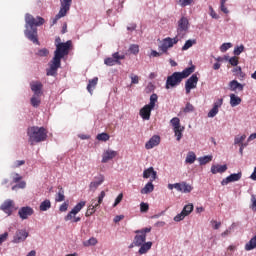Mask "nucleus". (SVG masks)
Returning a JSON list of instances; mask_svg holds the SVG:
<instances>
[{
	"label": "nucleus",
	"instance_id": "64",
	"mask_svg": "<svg viewBox=\"0 0 256 256\" xmlns=\"http://www.w3.org/2000/svg\"><path fill=\"white\" fill-rule=\"evenodd\" d=\"M233 230V225L227 229L226 231H224L221 235L222 237H227V235H231V231Z\"/></svg>",
	"mask_w": 256,
	"mask_h": 256
},
{
	"label": "nucleus",
	"instance_id": "35",
	"mask_svg": "<svg viewBox=\"0 0 256 256\" xmlns=\"http://www.w3.org/2000/svg\"><path fill=\"white\" fill-rule=\"evenodd\" d=\"M168 189H170V191H173V189H176V191H179L180 193H182L183 191L182 182L175 183V184H168Z\"/></svg>",
	"mask_w": 256,
	"mask_h": 256
},
{
	"label": "nucleus",
	"instance_id": "33",
	"mask_svg": "<svg viewBox=\"0 0 256 256\" xmlns=\"http://www.w3.org/2000/svg\"><path fill=\"white\" fill-rule=\"evenodd\" d=\"M55 201L57 203H61V202L65 201V190H63V188H59V191L56 195Z\"/></svg>",
	"mask_w": 256,
	"mask_h": 256
},
{
	"label": "nucleus",
	"instance_id": "27",
	"mask_svg": "<svg viewBox=\"0 0 256 256\" xmlns=\"http://www.w3.org/2000/svg\"><path fill=\"white\" fill-rule=\"evenodd\" d=\"M197 161V155H195V152H188L185 163H189V165H193Z\"/></svg>",
	"mask_w": 256,
	"mask_h": 256
},
{
	"label": "nucleus",
	"instance_id": "41",
	"mask_svg": "<svg viewBox=\"0 0 256 256\" xmlns=\"http://www.w3.org/2000/svg\"><path fill=\"white\" fill-rule=\"evenodd\" d=\"M94 181L96 183H99V185H103V183H105V175L98 174L97 176L94 177Z\"/></svg>",
	"mask_w": 256,
	"mask_h": 256
},
{
	"label": "nucleus",
	"instance_id": "42",
	"mask_svg": "<svg viewBox=\"0 0 256 256\" xmlns=\"http://www.w3.org/2000/svg\"><path fill=\"white\" fill-rule=\"evenodd\" d=\"M232 47H233V44H231V42L223 43L220 46V51H221V53H225L228 49H231Z\"/></svg>",
	"mask_w": 256,
	"mask_h": 256
},
{
	"label": "nucleus",
	"instance_id": "49",
	"mask_svg": "<svg viewBox=\"0 0 256 256\" xmlns=\"http://www.w3.org/2000/svg\"><path fill=\"white\" fill-rule=\"evenodd\" d=\"M140 211L141 213H147L149 211V204L142 202L140 204Z\"/></svg>",
	"mask_w": 256,
	"mask_h": 256
},
{
	"label": "nucleus",
	"instance_id": "57",
	"mask_svg": "<svg viewBox=\"0 0 256 256\" xmlns=\"http://www.w3.org/2000/svg\"><path fill=\"white\" fill-rule=\"evenodd\" d=\"M229 63L230 65H232L233 67H237V65H239V60L237 59V57H231L229 59Z\"/></svg>",
	"mask_w": 256,
	"mask_h": 256
},
{
	"label": "nucleus",
	"instance_id": "13",
	"mask_svg": "<svg viewBox=\"0 0 256 256\" xmlns=\"http://www.w3.org/2000/svg\"><path fill=\"white\" fill-rule=\"evenodd\" d=\"M29 237V232L25 229L17 230L14 237L13 243H23Z\"/></svg>",
	"mask_w": 256,
	"mask_h": 256
},
{
	"label": "nucleus",
	"instance_id": "36",
	"mask_svg": "<svg viewBox=\"0 0 256 256\" xmlns=\"http://www.w3.org/2000/svg\"><path fill=\"white\" fill-rule=\"evenodd\" d=\"M182 212L184 213V215L187 217L188 215H191V213H193V204H187L184 206V208L182 209Z\"/></svg>",
	"mask_w": 256,
	"mask_h": 256
},
{
	"label": "nucleus",
	"instance_id": "3",
	"mask_svg": "<svg viewBox=\"0 0 256 256\" xmlns=\"http://www.w3.org/2000/svg\"><path fill=\"white\" fill-rule=\"evenodd\" d=\"M45 23V19L43 17H33L31 14L25 15V30L24 35L29 39V41H32V43H35L36 45H39V39L37 38V27H41Z\"/></svg>",
	"mask_w": 256,
	"mask_h": 256
},
{
	"label": "nucleus",
	"instance_id": "58",
	"mask_svg": "<svg viewBox=\"0 0 256 256\" xmlns=\"http://www.w3.org/2000/svg\"><path fill=\"white\" fill-rule=\"evenodd\" d=\"M123 201V193L119 194L117 198L115 199V202L113 204V207H117L119 203Z\"/></svg>",
	"mask_w": 256,
	"mask_h": 256
},
{
	"label": "nucleus",
	"instance_id": "24",
	"mask_svg": "<svg viewBox=\"0 0 256 256\" xmlns=\"http://www.w3.org/2000/svg\"><path fill=\"white\" fill-rule=\"evenodd\" d=\"M227 171V165H212L211 166V173L213 175H217V173H225Z\"/></svg>",
	"mask_w": 256,
	"mask_h": 256
},
{
	"label": "nucleus",
	"instance_id": "51",
	"mask_svg": "<svg viewBox=\"0 0 256 256\" xmlns=\"http://www.w3.org/2000/svg\"><path fill=\"white\" fill-rule=\"evenodd\" d=\"M219 113V109L213 107L209 112H208V117L213 118Z\"/></svg>",
	"mask_w": 256,
	"mask_h": 256
},
{
	"label": "nucleus",
	"instance_id": "30",
	"mask_svg": "<svg viewBox=\"0 0 256 256\" xmlns=\"http://www.w3.org/2000/svg\"><path fill=\"white\" fill-rule=\"evenodd\" d=\"M97 243H99L98 240H97V238L91 237L90 239L85 240V241L83 242V246H84V247H95V245H97Z\"/></svg>",
	"mask_w": 256,
	"mask_h": 256
},
{
	"label": "nucleus",
	"instance_id": "59",
	"mask_svg": "<svg viewBox=\"0 0 256 256\" xmlns=\"http://www.w3.org/2000/svg\"><path fill=\"white\" fill-rule=\"evenodd\" d=\"M209 11H210V17H212V19H219V15H217L215 10H213L212 6L209 7Z\"/></svg>",
	"mask_w": 256,
	"mask_h": 256
},
{
	"label": "nucleus",
	"instance_id": "53",
	"mask_svg": "<svg viewBox=\"0 0 256 256\" xmlns=\"http://www.w3.org/2000/svg\"><path fill=\"white\" fill-rule=\"evenodd\" d=\"M95 208L94 206H88V209L86 211V217H91V215H93V213H95Z\"/></svg>",
	"mask_w": 256,
	"mask_h": 256
},
{
	"label": "nucleus",
	"instance_id": "25",
	"mask_svg": "<svg viewBox=\"0 0 256 256\" xmlns=\"http://www.w3.org/2000/svg\"><path fill=\"white\" fill-rule=\"evenodd\" d=\"M241 101V97L235 94H230V105L232 107H237L238 105H241Z\"/></svg>",
	"mask_w": 256,
	"mask_h": 256
},
{
	"label": "nucleus",
	"instance_id": "17",
	"mask_svg": "<svg viewBox=\"0 0 256 256\" xmlns=\"http://www.w3.org/2000/svg\"><path fill=\"white\" fill-rule=\"evenodd\" d=\"M73 4V0H60V12L61 14L67 15L71 9V5Z\"/></svg>",
	"mask_w": 256,
	"mask_h": 256
},
{
	"label": "nucleus",
	"instance_id": "9",
	"mask_svg": "<svg viewBox=\"0 0 256 256\" xmlns=\"http://www.w3.org/2000/svg\"><path fill=\"white\" fill-rule=\"evenodd\" d=\"M180 41L181 39L178 38L177 36H175L174 38H171V37L164 38L162 40L161 45L159 46V49L160 51H162V53H167V51H169V49H171L173 45H177V43Z\"/></svg>",
	"mask_w": 256,
	"mask_h": 256
},
{
	"label": "nucleus",
	"instance_id": "52",
	"mask_svg": "<svg viewBox=\"0 0 256 256\" xmlns=\"http://www.w3.org/2000/svg\"><path fill=\"white\" fill-rule=\"evenodd\" d=\"M194 107L192 106L191 103H187L185 108H184V113H193Z\"/></svg>",
	"mask_w": 256,
	"mask_h": 256
},
{
	"label": "nucleus",
	"instance_id": "43",
	"mask_svg": "<svg viewBox=\"0 0 256 256\" xmlns=\"http://www.w3.org/2000/svg\"><path fill=\"white\" fill-rule=\"evenodd\" d=\"M177 3L180 7H187L193 3V0H177Z\"/></svg>",
	"mask_w": 256,
	"mask_h": 256
},
{
	"label": "nucleus",
	"instance_id": "40",
	"mask_svg": "<svg viewBox=\"0 0 256 256\" xmlns=\"http://www.w3.org/2000/svg\"><path fill=\"white\" fill-rule=\"evenodd\" d=\"M130 53H132V55H137V53H139V45L137 44H131L129 46V50Z\"/></svg>",
	"mask_w": 256,
	"mask_h": 256
},
{
	"label": "nucleus",
	"instance_id": "19",
	"mask_svg": "<svg viewBox=\"0 0 256 256\" xmlns=\"http://www.w3.org/2000/svg\"><path fill=\"white\" fill-rule=\"evenodd\" d=\"M116 155L117 151L111 149L105 150L102 154V163H107L108 161H111V159H115Z\"/></svg>",
	"mask_w": 256,
	"mask_h": 256
},
{
	"label": "nucleus",
	"instance_id": "22",
	"mask_svg": "<svg viewBox=\"0 0 256 256\" xmlns=\"http://www.w3.org/2000/svg\"><path fill=\"white\" fill-rule=\"evenodd\" d=\"M149 177H151V181H155V179H157V171H155L153 167H149L143 172L144 179H149Z\"/></svg>",
	"mask_w": 256,
	"mask_h": 256
},
{
	"label": "nucleus",
	"instance_id": "12",
	"mask_svg": "<svg viewBox=\"0 0 256 256\" xmlns=\"http://www.w3.org/2000/svg\"><path fill=\"white\" fill-rule=\"evenodd\" d=\"M241 177H243V173L241 172L230 174L228 177L224 178L221 181V185L225 187V185H229V183L241 181Z\"/></svg>",
	"mask_w": 256,
	"mask_h": 256
},
{
	"label": "nucleus",
	"instance_id": "20",
	"mask_svg": "<svg viewBox=\"0 0 256 256\" xmlns=\"http://www.w3.org/2000/svg\"><path fill=\"white\" fill-rule=\"evenodd\" d=\"M228 87L231 91L237 93V91H243L245 89V85L239 83L237 80H232L229 82Z\"/></svg>",
	"mask_w": 256,
	"mask_h": 256
},
{
	"label": "nucleus",
	"instance_id": "21",
	"mask_svg": "<svg viewBox=\"0 0 256 256\" xmlns=\"http://www.w3.org/2000/svg\"><path fill=\"white\" fill-rule=\"evenodd\" d=\"M161 143V137L154 135L148 142L145 144L146 149H153V147H157Z\"/></svg>",
	"mask_w": 256,
	"mask_h": 256
},
{
	"label": "nucleus",
	"instance_id": "29",
	"mask_svg": "<svg viewBox=\"0 0 256 256\" xmlns=\"http://www.w3.org/2000/svg\"><path fill=\"white\" fill-rule=\"evenodd\" d=\"M193 45H197L196 39H189L185 42V44L182 46V51H187L193 47Z\"/></svg>",
	"mask_w": 256,
	"mask_h": 256
},
{
	"label": "nucleus",
	"instance_id": "61",
	"mask_svg": "<svg viewBox=\"0 0 256 256\" xmlns=\"http://www.w3.org/2000/svg\"><path fill=\"white\" fill-rule=\"evenodd\" d=\"M223 105V98L218 99L215 103H214V108L215 109H219V107H221Z\"/></svg>",
	"mask_w": 256,
	"mask_h": 256
},
{
	"label": "nucleus",
	"instance_id": "47",
	"mask_svg": "<svg viewBox=\"0 0 256 256\" xmlns=\"http://www.w3.org/2000/svg\"><path fill=\"white\" fill-rule=\"evenodd\" d=\"M98 141H109V134L101 133L97 135Z\"/></svg>",
	"mask_w": 256,
	"mask_h": 256
},
{
	"label": "nucleus",
	"instance_id": "15",
	"mask_svg": "<svg viewBox=\"0 0 256 256\" xmlns=\"http://www.w3.org/2000/svg\"><path fill=\"white\" fill-rule=\"evenodd\" d=\"M13 207H15V203L13 202V200L8 199L6 201H4L2 203V205L0 206L1 211H4L6 213V215L11 216L13 214Z\"/></svg>",
	"mask_w": 256,
	"mask_h": 256
},
{
	"label": "nucleus",
	"instance_id": "6",
	"mask_svg": "<svg viewBox=\"0 0 256 256\" xmlns=\"http://www.w3.org/2000/svg\"><path fill=\"white\" fill-rule=\"evenodd\" d=\"M159 97L157 94H152L150 96V102L149 104L145 105L141 110H140V117L144 119V121H149L151 119V111L155 109V103H157V100Z\"/></svg>",
	"mask_w": 256,
	"mask_h": 256
},
{
	"label": "nucleus",
	"instance_id": "7",
	"mask_svg": "<svg viewBox=\"0 0 256 256\" xmlns=\"http://www.w3.org/2000/svg\"><path fill=\"white\" fill-rule=\"evenodd\" d=\"M170 124L173 127L176 141H181V139H183V131H185V126L181 125V120L178 117L172 118L170 120Z\"/></svg>",
	"mask_w": 256,
	"mask_h": 256
},
{
	"label": "nucleus",
	"instance_id": "16",
	"mask_svg": "<svg viewBox=\"0 0 256 256\" xmlns=\"http://www.w3.org/2000/svg\"><path fill=\"white\" fill-rule=\"evenodd\" d=\"M33 213H35V211L29 206L22 207L18 211V215L23 221H25V219H29Z\"/></svg>",
	"mask_w": 256,
	"mask_h": 256
},
{
	"label": "nucleus",
	"instance_id": "62",
	"mask_svg": "<svg viewBox=\"0 0 256 256\" xmlns=\"http://www.w3.org/2000/svg\"><path fill=\"white\" fill-rule=\"evenodd\" d=\"M101 204L99 203V200L97 199H92L90 202V206L95 207L97 209V207H99Z\"/></svg>",
	"mask_w": 256,
	"mask_h": 256
},
{
	"label": "nucleus",
	"instance_id": "54",
	"mask_svg": "<svg viewBox=\"0 0 256 256\" xmlns=\"http://www.w3.org/2000/svg\"><path fill=\"white\" fill-rule=\"evenodd\" d=\"M251 209L252 211H256V195L255 194H252L251 195Z\"/></svg>",
	"mask_w": 256,
	"mask_h": 256
},
{
	"label": "nucleus",
	"instance_id": "55",
	"mask_svg": "<svg viewBox=\"0 0 256 256\" xmlns=\"http://www.w3.org/2000/svg\"><path fill=\"white\" fill-rule=\"evenodd\" d=\"M67 209H69V203L64 202L62 205H60L59 207V211L61 213H65V211H67Z\"/></svg>",
	"mask_w": 256,
	"mask_h": 256
},
{
	"label": "nucleus",
	"instance_id": "14",
	"mask_svg": "<svg viewBox=\"0 0 256 256\" xmlns=\"http://www.w3.org/2000/svg\"><path fill=\"white\" fill-rule=\"evenodd\" d=\"M85 201L79 202L74 208L65 216L64 221H71L73 219V216L77 215L85 207Z\"/></svg>",
	"mask_w": 256,
	"mask_h": 256
},
{
	"label": "nucleus",
	"instance_id": "39",
	"mask_svg": "<svg viewBox=\"0 0 256 256\" xmlns=\"http://www.w3.org/2000/svg\"><path fill=\"white\" fill-rule=\"evenodd\" d=\"M101 186V184H99L96 181H92L89 184V189L92 193H95L97 191V189H99V187Z\"/></svg>",
	"mask_w": 256,
	"mask_h": 256
},
{
	"label": "nucleus",
	"instance_id": "28",
	"mask_svg": "<svg viewBox=\"0 0 256 256\" xmlns=\"http://www.w3.org/2000/svg\"><path fill=\"white\" fill-rule=\"evenodd\" d=\"M253 249H256V236L251 238L250 241L245 245L246 251H253Z\"/></svg>",
	"mask_w": 256,
	"mask_h": 256
},
{
	"label": "nucleus",
	"instance_id": "31",
	"mask_svg": "<svg viewBox=\"0 0 256 256\" xmlns=\"http://www.w3.org/2000/svg\"><path fill=\"white\" fill-rule=\"evenodd\" d=\"M97 81H99V78L97 77L89 80V83L87 85V91H89L90 93H93V89H95V87L97 86Z\"/></svg>",
	"mask_w": 256,
	"mask_h": 256
},
{
	"label": "nucleus",
	"instance_id": "10",
	"mask_svg": "<svg viewBox=\"0 0 256 256\" xmlns=\"http://www.w3.org/2000/svg\"><path fill=\"white\" fill-rule=\"evenodd\" d=\"M121 59H125V55H120L119 52H115L112 57L104 60L105 65L113 67V65H121Z\"/></svg>",
	"mask_w": 256,
	"mask_h": 256
},
{
	"label": "nucleus",
	"instance_id": "48",
	"mask_svg": "<svg viewBox=\"0 0 256 256\" xmlns=\"http://www.w3.org/2000/svg\"><path fill=\"white\" fill-rule=\"evenodd\" d=\"M25 187H27V183H25V181H21L19 184L12 187V191H15V189H25Z\"/></svg>",
	"mask_w": 256,
	"mask_h": 256
},
{
	"label": "nucleus",
	"instance_id": "8",
	"mask_svg": "<svg viewBox=\"0 0 256 256\" xmlns=\"http://www.w3.org/2000/svg\"><path fill=\"white\" fill-rule=\"evenodd\" d=\"M189 31V19L187 17H182L178 21V27H177V35L176 37L180 40L183 39L187 35V32Z\"/></svg>",
	"mask_w": 256,
	"mask_h": 256
},
{
	"label": "nucleus",
	"instance_id": "63",
	"mask_svg": "<svg viewBox=\"0 0 256 256\" xmlns=\"http://www.w3.org/2000/svg\"><path fill=\"white\" fill-rule=\"evenodd\" d=\"M103 199H105V191H101L100 195L98 196V203L100 205L103 203Z\"/></svg>",
	"mask_w": 256,
	"mask_h": 256
},
{
	"label": "nucleus",
	"instance_id": "50",
	"mask_svg": "<svg viewBox=\"0 0 256 256\" xmlns=\"http://www.w3.org/2000/svg\"><path fill=\"white\" fill-rule=\"evenodd\" d=\"M185 217H187V216L181 211V213L177 214L174 217V221H176V223H179V221H183V219H185Z\"/></svg>",
	"mask_w": 256,
	"mask_h": 256
},
{
	"label": "nucleus",
	"instance_id": "2",
	"mask_svg": "<svg viewBox=\"0 0 256 256\" xmlns=\"http://www.w3.org/2000/svg\"><path fill=\"white\" fill-rule=\"evenodd\" d=\"M151 229V227H146L136 230V235L134 236L133 242L129 246V249H132V247H140L138 250L139 255H147V253L151 251V247H153V242H147V233H151Z\"/></svg>",
	"mask_w": 256,
	"mask_h": 256
},
{
	"label": "nucleus",
	"instance_id": "56",
	"mask_svg": "<svg viewBox=\"0 0 256 256\" xmlns=\"http://www.w3.org/2000/svg\"><path fill=\"white\" fill-rule=\"evenodd\" d=\"M132 85H137L139 83V76L137 75H130Z\"/></svg>",
	"mask_w": 256,
	"mask_h": 256
},
{
	"label": "nucleus",
	"instance_id": "11",
	"mask_svg": "<svg viewBox=\"0 0 256 256\" xmlns=\"http://www.w3.org/2000/svg\"><path fill=\"white\" fill-rule=\"evenodd\" d=\"M197 83H199V77H197V74H193L190 78L187 79L185 83V91L187 95L191 93L192 89H197Z\"/></svg>",
	"mask_w": 256,
	"mask_h": 256
},
{
	"label": "nucleus",
	"instance_id": "1",
	"mask_svg": "<svg viewBox=\"0 0 256 256\" xmlns=\"http://www.w3.org/2000/svg\"><path fill=\"white\" fill-rule=\"evenodd\" d=\"M55 42L57 43L56 50L54 52L52 63L50 64V69L47 70V75L51 77L57 75V69L61 67V59H63L64 55L69 54V49L71 47L70 40L65 43H61V38L57 37Z\"/></svg>",
	"mask_w": 256,
	"mask_h": 256
},
{
	"label": "nucleus",
	"instance_id": "44",
	"mask_svg": "<svg viewBox=\"0 0 256 256\" xmlns=\"http://www.w3.org/2000/svg\"><path fill=\"white\" fill-rule=\"evenodd\" d=\"M36 55H38V57H47L49 55V50H47L46 48L40 49L38 50Z\"/></svg>",
	"mask_w": 256,
	"mask_h": 256
},
{
	"label": "nucleus",
	"instance_id": "37",
	"mask_svg": "<svg viewBox=\"0 0 256 256\" xmlns=\"http://www.w3.org/2000/svg\"><path fill=\"white\" fill-rule=\"evenodd\" d=\"M193 191V186L187 182H182V193H191Z\"/></svg>",
	"mask_w": 256,
	"mask_h": 256
},
{
	"label": "nucleus",
	"instance_id": "26",
	"mask_svg": "<svg viewBox=\"0 0 256 256\" xmlns=\"http://www.w3.org/2000/svg\"><path fill=\"white\" fill-rule=\"evenodd\" d=\"M30 103L32 107H39V105H41V95L34 94L30 99Z\"/></svg>",
	"mask_w": 256,
	"mask_h": 256
},
{
	"label": "nucleus",
	"instance_id": "38",
	"mask_svg": "<svg viewBox=\"0 0 256 256\" xmlns=\"http://www.w3.org/2000/svg\"><path fill=\"white\" fill-rule=\"evenodd\" d=\"M245 139H247V136L245 134H243L242 136H239V135L235 136L234 145H241V143H243Z\"/></svg>",
	"mask_w": 256,
	"mask_h": 256
},
{
	"label": "nucleus",
	"instance_id": "60",
	"mask_svg": "<svg viewBox=\"0 0 256 256\" xmlns=\"http://www.w3.org/2000/svg\"><path fill=\"white\" fill-rule=\"evenodd\" d=\"M7 237H9V233L7 232L0 235V245H2L3 243H5V241H7Z\"/></svg>",
	"mask_w": 256,
	"mask_h": 256
},
{
	"label": "nucleus",
	"instance_id": "23",
	"mask_svg": "<svg viewBox=\"0 0 256 256\" xmlns=\"http://www.w3.org/2000/svg\"><path fill=\"white\" fill-rule=\"evenodd\" d=\"M155 190V185H153V181L148 182L144 188L141 189L140 193L142 195H149V193H153Z\"/></svg>",
	"mask_w": 256,
	"mask_h": 256
},
{
	"label": "nucleus",
	"instance_id": "32",
	"mask_svg": "<svg viewBox=\"0 0 256 256\" xmlns=\"http://www.w3.org/2000/svg\"><path fill=\"white\" fill-rule=\"evenodd\" d=\"M199 164L200 165H207V163H211L213 161V156L212 155H206L203 157L198 158Z\"/></svg>",
	"mask_w": 256,
	"mask_h": 256
},
{
	"label": "nucleus",
	"instance_id": "34",
	"mask_svg": "<svg viewBox=\"0 0 256 256\" xmlns=\"http://www.w3.org/2000/svg\"><path fill=\"white\" fill-rule=\"evenodd\" d=\"M51 207V200L46 199L40 203V211H49Z\"/></svg>",
	"mask_w": 256,
	"mask_h": 256
},
{
	"label": "nucleus",
	"instance_id": "5",
	"mask_svg": "<svg viewBox=\"0 0 256 256\" xmlns=\"http://www.w3.org/2000/svg\"><path fill=\"white\" fill-rule=\"evenodd\" d=\"M27 134L31 145H33V143H41V141H45V139H47V130L43 127H30L28 128Z\"/></svg>",
	"mask_w": 256,
	"mask_h": 256
},
{
	"label": "nucleus",
	"instance_id": "18",
	"mask_svg": "<svg viewBox=\"0 0 256 256\" xmlns=\"http://www.w3.org/2000/svg\"><path fill=\"white\" fill-rule=\"evenodd\" d=\"M30 87L34 95H43V84L41 82L39 81L31 82Z\"/></svg>",
	"mask_w": 256,
	"mask_h": 256
},
{
	"label": "nucleus",
	"instance_id": "45",
	"mask_svg": "<svg viewBox=\"0 0 256 256\" xmlns=\"http://www.w3.org/2000/svg\"><path fill=\"white\" fill-rule=\"evenodd\" d=\"M245 51V46L240 45L234 48V55H241Z\"/></svg>",
	"mask_w": 256,
	"mask_h": 256
},
{
	"label": "nucleus",
	"instance_id": "46",
	"mask_svg": "<svg viewBox=\"0 0 256 256\" xmlns=\"http://www.w3.org/2000/svg\"><path fill=\"white\" fill-rule=\"evenodd\" d=\"M67 14L62 13L61 11L58 12V14L53 18L52 25H55L59 19H62V17H66Z\"/></svg>",
	"mask_w": 256,
	"mask_h": 256
},
{
	"label": "nucleus",
	"instance_id": "4",
	"mask_svg": "<svg viewBox=\"0 0 256 256\" xmlns=\"http://www.w3.org/2000/svg\"><path fill=\"white\" fill-rule=\"evenodd\" d=\"M195 72V66L188 67L184 69L182 72H174L171 76H168L166 81V89L170 87H177L179 83L183 81V79H187L191 73Z\"/></svg>",
	"mask_w": 256,
	"mask_h": 256
}]
</instances>
